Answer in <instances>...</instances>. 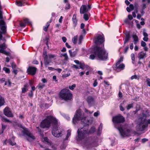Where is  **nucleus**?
<instances>
[{
  "label": "nucleus",
  "instance_id": "nucleus-15",
  "mask_svg": "<svg viewBox=\"0 0 150 150\" xmlns=\"http://www.w3.org/2000/svg\"><path fill=\"white\" fill-rule=\"evenodd\" d=\"M4 114L8 117H13V115L10 110L9 108L6 107L4 111Z\"/></svg>",
  "mask_w": 150,
  "mask_h": 150
},
{
  "label": "nucleus",
  "instance_id": "nucleus-52",
  "mask_svg": "<svg viewBox=\"0 0 150 150\" xmlns=\"http://www.w3.org/2000/svg\"><path fill=\"white\" fill-rule=\"evenodd\" d=\"M21 26L22 27H24L26 26V23H23L22 22H21L20 23Z\"/></svg>",
  "mask_w": 150,
  "mask_h": 150
},
{
  "label": "nucleus",
  "instance_id": "nucleus-46",
  "mask_svg": "<svg viewBox=\"0 0 150 150\" xmlns=\"http://www.w3.org/2000/svg\"><path fill=\"white\" fill-rule=\"evenodd\" d=\"M25 23H28L29 24H30V22L29 19L28 18H25L24 20Z\"/></svg>",
  "mask_w": 150,
  "mask_h": 150
},
{
  "label": "nucleus",
  "instance_id": "nucleus-18",
  "mask_svg": "<svg viewBox=\"0 0 150 150\" xmlns=\"http://www.w3.org/2000/svg\"><path fill=\"white\" fill-rule=\"evenodd\" d=\"M125 67V65L124 64L119 63H116V70L117 71H121L124 69Z\"/></svg>",
  "mask_w": 150,
  "mask_h": 150
},
{
  "label": "nucleus",
  "instance_id": "nucleus-50",
  "mask_svg": "<svg viewBox=\"0 0 150 150\" xmlns=\"http://www.w3.org/2000/svg\"><path fill=\"white\" fill-rule=\"evenodd\" d=\"M146 82L147 85L149 87H150V79L148 78L146 80Z\"/></svg>",
  "mask_w": 150,
  "mask_h": 150
},
{
  "label": "nucleus",
  "instance_id": "nucleus-9",
  "mask_svg": "<svg viewBox=\"0 0 150 150\" xmlns=\"http://www.w3.org/2000/svg\"><path fill=\"white\" fill-rule=\"evenodd\" d=\"M43 56L44 57L45 65L46 66L49 65L50 63L51 62V59H55L56 57V56L54 54H48L47 55L46 52H45L43 54Z\"/></svg>",
  "mask_w": 150,
  "mask_h": 150
},
{
  "label": "nucleus",
  "instance_id": "nucleus-6",
  "mask_svg": "<svg viewBox=\"0 0 150 150\" xmlns=\"http://www.w3.org/2000/svg\"><path fill=\"white\" fill-rule=\"evenodd\" d=\"M86 117H84L83 112L80 109L76 111V114L74 116L72 119V122L74 124H76L77 121L81 120V122L83 123L86 124Z\"/></svg>",
  "mask_w": 150,
  "mask_h": 150
},
{
  "label": "nucleus",
  "instance_id": "nucleus-25",
  "mask_svg": "<svg viewBox=\"0 0 150 150\" xmlns=\"http://www.w3.org/2000/svg\"><path fill=\"white\" fill-rule=\"evenodd\" d=\"M103 128V125L101 123L98 127V130L97 132L98 134L100 135L101 133Z\"/></svg>",
  "mask_w": 150,
  "mask_h": 150
},
{
  "label": "nucleus",
  "instance_id": "nucleus-43",
  "mask_svg": "<svg viewBox=\"0 0 150 150\" xmlns=\"http://www.w3.org/2000/svg\"><path fill=\"white\" fill-rule=\"evenodd\" d=\"M93 112H91L86 109H85V112L88 115H89L91 114Z\"/></svg>",
  "mask_w": 150,
  "mask_h": 150
},
{
  "label": "nucleus",
  "instance_id": "nucleus-23",
  "mask_svg": "<svg viewBox=\"0 0 150 150\" xmlns=\"http://www.w3.org/2000/svg\"><path fill=\"white\" fill-rule=\"evenodd\" d=\"M132 38L134 39V43L136 45L138 41V38L137 36L136 35H132Z\"/></svg>",
  "mask_w": 150,
  "mask_h": 150
},
{
  "label": "nucleus",
  "instance_id": "nucleus-44",
  "mask_svg": "<svg viewBox=\"0 0 150 150\" xmlns=\"http://www.w3.org/2000/svg\"><path fill=\"white\" fill-rule=\"evenodd\" d=\"M76 85L75 84H74L72 85L71 86H70L69 87V88L71 90H73L74 88L76 87Z\"/></svg>",
  "mask_w": 150,
  "mask_h": 150
},
{
  "label": "nucleus",
  "instance_id": "nucleus-5",
  "mask_svg": "<svg viewBox=\"0 0 150 150\" xmlns=\"http://www.w3.org/2000/svg\"><path fill=\"white\" fill-rule=\"evenodd\" d=\"M58 122L57 119L51 116H48L44 119L40 124V127L42 128H49L52 123L54 125Z\"/></svg>",
  "mask_w": 150,
  "mask_h": 150
},
{
  "label": "nucleus",
  "instance_id": "nucleus-51",
  "mask_svg": "<svg viewBox=\"0 0 150 150\" xmlns=\"http://www.w3.org/2000/svg\"><path fill=\"white\" fill-rule=\"evenodd\" d=\"M149 140L148 139L143 138L142 140V143H144L145 142L148 141Z\"/></svg>",
  "mask_w": 150,
  "mask_h": 150
},
{
  "label": "nucleus",
  "instance_id": "nucleus-40",
  "mask_svg": "<svg viewBox=\"0 0 150 150\" xmlns=\"http://www.w3.org/2000/svg\"><path fill=\"white\" fill-rule=\"evenodd\" d=\"M124 102L121 103L120 106V109L122 111H123L125 110V108L123 107V105L124 104Z\"/></svg>",
  "mask_w": 150,
  "mask_h": 150
},
{
  "label": "nucleus",
  "instance_id": "nucleus-2",
  "mask_svg": "<svg viewBox=\"0 0 150 150\" xmlns=\"http://www.w3.org/2000/svg\"><path fill=\"white\" fill-rule=\"evenodd\" d=\"M150 116V112L147 110L143 111L140 114L139 117L137 120L136 130L138 131L143 132V133L146 131L149 124H150V119L147 120L146 117Z\"/></svg>",
  "mask_w": 150,
  "mask_h": 150
},
{
  "label": "nucleus",
  "instance_id": "nucleus-42",
  "mask_svg": "<svg viewBox=\"0 0 150 150\" xmlns=\"http://www.w3.org/2000/svg\"><path fill=\"white\" fill-rule=\"evenodd\" d=\"M11 84V82L8 80V81L5 82V85H8V86H10Z\"/></svg>",
  "mask_w": 150,
  "mask_h": 150
},
{
  "label": "nucleus",
  "instance_id": "nucleus-7",
  "mask_svg": "<svg viewBox=\"0 0 150 150\" xmlns=\"http://www.w3.org/2000/svg\"><path fill=\"white\" fill-rule=\"evenodd\" d=\"M64 130L59 127L58 122L56 124H54L53 127L52 134L54 137H59L63 135L64 134Z\"/></svg>",
  "mask_w": 150,
  "mask_h": 150
},
{
  "label": "nucleus",
  "instance_id": "nucleus-63",
  "mask_svg": "<svg viewBox=\"0 0 150 150\" xmlns=\"http://www.w3.org/2000/svg\"><path fill=\"white\" fill-rule=\"evenodd\" d=\"M5 79L4 78H3L1 79H0V81H1V83H3L4 82H5Z\"/></svg>",
  "mask_w": 150,
  "mask_h": 150
},
{
  "label": "nucleus",
  "instance_id": "nucleus-57",
  "mask_svg": "<svg viewBox=\"0 0 150 150\" xmlns=\"http://www.w3.org/2000/svg\"><path fill=\"white\" fill-rule=\"evenodd\" d=\"M143 35L144 37H148V35L147 33L144 30L143 31Z\"/></svg>",
  "mask_w": 150,
  "mask_h": 150
},
{
  "label": "nucleus",
  "instance_id": "nucleus-12",
  "mask_svg": "<svg viewBox=\"0 0 150 150\" xmlns=\"http://www.w3.org/2000/svg\"><path fill=\"white\" fill-rule=\"evenodd\" d=\"M104 41V36L100 34H97L96 35L94 42L97 45L101 44Z\"/></svg>",
  "mask_w": 150,
  "mask_h": 150
},
{
  "label": "nucleus",
  "instance_id": "nucleus-49",
  "mask_svg": "<svg viewBox=\"0 0 150 150\" xmlns=\"http://www.w3.org/2000/svg\"><path fill=\"white\" fill-rule=\"evenodd\" d=\"M98 84V83L97 82V80L96 79L94 81V82L93 84V87H95L97 86Z\"/></svg>",
  "mask_w": 150,
  "mask_h": 150
},
{
  "label": "nucleus",
  "instance_id": "nucleus-30",
  "mask_svg": "<svg viewBox=\"0 0 150 150\" xmlns=\"http://www.w3.org/2000/svg\"><path fill=\"white\" fill-rule=\"evenodd\" d=\"M50 21H49L47 22L46 25L44 27L43 29L45 31H47V28H48L49 26L50 25Z\"/></svg>",
  "mask_w": 150,
  "mask_h": 150
},
{
  "label": "nucleus",
  "instance_id": "nucleus-41",
  "mask_svg": "<svg viewBox=\"0 0 150 150\" xmlns=\"http://www.w3.org/2000/svg\"><path fill=\"white\" fill-rule=\"evenodd\" d=\"M43 141L44 142H45L47 143H49L50 144V145L51 143H50L49 142V139H48V138L47 137H45L43 138Z\"/></svg>",
  "mask_w": 150,
  "mask_h": 150
},
{
  "label": "nucleus",
  "instance_id": "nucleus-22",
  "mask_svg": "<svg viewBox=\"0 0 150 150\" xmlns=\"http://www.w3.org/2000/svg\"><path fill=\"white\" fill-rule=\"evenodd\" d=\"M71 130L69 129L67 130V133L66 135V137L64 139V140H68V138L71 135Z\"/></svg>",
  "mask_w": 150,
  "mask_h": 150
},
{
  "label": "nucleus",
  "instance_id": "nucleus-56",
  "mask_svg": "<svg viewBox=\"0 0 150 150\" xmlns=\"http://www.w3.org/2000/svg\"><path fill=\"white\" fill-rule=\"evenodd\" d=\"M11 66L13 69H15L16 67V65L14 63H12Z\"/></svg>",
  "mask_w": 150,
  "mask_h": 150
},
{
  "label": "nucleus",
  "instance_id": "nucleus-60",
  "mask_svg": "<svg viewBox=\"0 0 150 150\" xmlns=\"http://www.w3.org/2000/svg\"><path fill=\"white\" fill-rule=\"evenodd\" d=\"M70 8V4L69 3H67L65 6V9H69Z\"/></svg>",
  "mask_w": 150,
  "mask_h": 150
},
{
  "label": "nucleus",
  "instance_id": "nucleus-39",
  "mask_svg": "<svg viewBox=\"0 0 150 150\" xmlns=\"http://www.w3.org/2000/svg\"><path fill=\"white\" fill-rule=\"evenodd\" d=\"M45 86V84H42V83H39L38 86L37 87L39 88L42 89Z\"/></svg>",
  "mask_w": 150,
  "mask_h": 150
},
{
  "label": "nucleus",
  "instance_id": "nucleus-24",
  "mask_svg": "<svg viewBox=\"0 0 150 150\" xmlns=\"http://www.w3.org/2000/svg\"><path fill=\"white\" fill-rule=\"evenodd\" d=\"M93 98L91 96H88L87 98V101L89 105L93 102Z\"/></svg>",
  "mask_w": 150,
  "mask_h": 150
},
{
  "label": "nucleus",
  "instance_id": "nucleus-64",
  "mask_svg": "<svg viewBox=\"0 0 150 150\" xmlns=\"http://www.w3.org/2000/svg\"><path fill=\"white\" fill-rule=\"evenodd\" d=\"M128 18L130 20H132L133 19V18L132 16L131 15H129L128 16Z\"/></svg>",
  "mask_w": 150,
  "mask_h": 150
},
{
  "label": "nucleus",
  "instance_id": "nucleus-8",
  "mask_svg": "<svg viewBox=\"0 0 150 150\" xmlns=\"http://www.w3.org/2000/svg\"><path fill=\"white\" fill-rule=\"evenodd\" d=\"M59 96L62 99L66 101L71 100L72 97V94L68 89L62 90L59 93Z\"/></svg>",
  "mask_w": 150,
  "mask_h": 150
},
{
  "label": "nucleus",
  "instance_id": "nucleus-31",
  "mask_svg": "<svg viewBox=\"0 0 150 150\" xmlns=\"http://www.w3.org/2000/svg\"><path fill=\"white\" fill-rule=\"evenodd\" d=\"M69 53L70 56L72 57H74L76 54V52H72V51L71 50H69Z\"/></svg>",
  "mask_w": 150,
  "mask_h": 150
},
{
  "label": "nucleus",
  "instance_id": "nucleus-36",
  "mask_svg": "<svg viewBox=\"0 0 150 150\" xmlns=\"http://www.w3.org/2000/svg\"><path fill=\"white\" fill-rule=\"evenodd\" d=\"M130 38V36L129 35H127L126 36L125 40L124 43L125 44L129 40Z\"/></svg>",
  "mask_w": 150,
  "mask_h": 150
},
{
  "label": "nucleus",
  "instance_id": "nucleus-54",
  "mask_svg": "<svg viewBox=\"0 0 150 150\" xmlns=\"http://www.w3.org/2000/svg\"><path fill=\"white\" fill-rule=\"evenodd\" d=\"M141 45L142 47H145L146 45V43L143 41H142L141 42Z\"/></svg>",
  "mask_w": 150,
  "mask_h": 150
},
{
  "label": "nucleus",
  "instance_id": "nucleus-45",
  "mask_svg": "<svg viewBox=\"0 0 150 150\" xmlns=\"http://www.w3.org/2000/svg\"><path fill=\"white\" fill-rule=\"evenodd\" d=\"M26 87V85H25L24 86V88H22V93H24L26 91L27 89H26V88H25Z\"/></svg>",
  "mask_w": 150,
  "mask_h": 150
},
{
  "label": "nucleus",
  "instance_id": "nucleus-55",
  "mask_svg": "<svg viewBox=\"0 0 150 150\" xmlns=\"http://www.w3.org/2000/svg\"><path fill=\"white\" fill-rule=\"evenodd\" d=\"M63 116L67 120H70V117L67 115L64 114Z\"/></svg>",
  "mask_w": 150,
  "mask_h": 150
},
{
  "label": "nucleus",
  "instance_id": "nucleus-61",
  "mask_svg": "<svg viewBox=\"0 0 150 150\" xmlns=\"http://www.w3.org/2000/svg\"><path fill=\"white\" fill-rule=\"evenodd\" d=\"M41 81L44 83H46L47 82V80L45 78L42 79Z\"/></svg>",
  "mask_w": 150,
  "mask_h": 150
},
{
  "label": "nucleus",
  "instance_id": "nucleus-21",
  "mask_svg": "<svg viewBox=\"0 0 150 150\" xmlns=\"http://www.w3.org/2000/svg\"><path fill=\"white\" fill-rule=\"evenodd\" d=\"M134 9V6L133 4H131L129 5V7H127L126 10L128 12H130L131 11L133 10Z\"/></svg>",
  "mask_w": 150,
  "mask_h": 150
},
{
  "label": "nucleus",
  "instance_id": "nucleus-17",
  "mask_svg": "<svg viewBox=\"0 0 150 150\" xmlns=\"http://www.w3.org/2000/svg\"><path fill=\"white\" fill-rule=\"evenodd\" d=\"M147 57V54L146 52L144 51H141L139 52L138 54L137 57L139 60L143 59Z\"/></svg>",
  "mask_w": 150,
  "mask_h": 150
},
{
  "label": "nucleus",
  "instance_id": "nucleus-47",
  "mask_svg": "<svg viewBox=\"0 0 150 150\" xmlns=\"http://www.w3.org/2000/svg\"><path fill=\"white\" fill-rule=\"evenodd\" d=\"M83 39V37L82 35H81L79 38V44H80L81 43V41Z\"/></svg>",
  "mask_w": 150,
  "mask_h": 150
},
{
  "label": "nucleus",
  "instance_id": "nucleus-38",
  "mask_svg": "<svg viewBox=\"0 0 150 150\" xmlns=\"http://www.w3.org/2000/svg\"><path fill=\"white\" fill-rule=\"evenodd\" d=\"M133 107V103H132L131 104H129L126 107V108L127 110H129L131 108Z\"/></svg>",
  "mask_w": 150,
  "mask_h": 150
},
{
  "label": "nucleus",
  "instance_id": "nucleus-37",
  "mask_svg": "<svg viewBox=\"0 0 150 150\" xmlns=\"http://www.w3.org/2000/svg\"><path fill=\"white\" fill-rule=\"evenodd\" d=\"M131 79L132 80H133L134 79H137V80H139V76H138V75H134L132 76L131 77Z\"/></svg>",
  "mask_w": 150,
  "mask_h": 150
},
{
  "label": "nucleus",
  "instance_id": "nucleus-3",
  "mask_svg": "<svg viewBox=\"0 0 150 150\" xmlns=\"http://www.w3.org/2000/svg\"><path fill=\"white\" fill-rule=\"evenodd\" d=\"M91 54L89 58L93 60L96 57L103 60H105L108 58V53L103 48H101L96 46L93 47L92 50H90Z\"/></svg>",
  "mask_w": 150,
  "mask_h": 150
},
{
  "label": "nucleus",
  "instance_id": "nucleus-59",
  "mask_svg": "<svg viewBox=\"0 0 150 150\" xmlns=\"http://www.w3.org/2000/svg\"><path fill=\"white\" fill-rule=\"evenodd\" d=\"M6 126L5 125H2V133H3V131L4 130V129L6 128Z\"/></svg>",
  "mask_w": 150,
  "mask_h": 150
},
{
  "label": "nucleus",
  "instance_id": "nucleus-28",
  "mask_svg": "<svg viewBox=\"0 0 150 150\" xmlns=\"http://www.w3.org/2000/svg\"><path fill=\"white\" fill-rule=\"evenodd\" d=\"M1 120L4 122H7L9 123H12V121L8 119L7 118L5 117H2L1 118Z\"/></svg>",
  "mask_w": 150,
  "mask_h": 150
},
{
  "label": "nucleus",
  "instance_id": "nucleus-13",
  "mask_svg": "<svg viewBox=\"0 0 150 150\" xmlns=\"http://www.w3.org/2000/svg\"><path fill=\"white\" fill-rule=\"evenodd\" d=\"M91 8L90 5H83L81 6L80 8V13L83 14L90 10Z\"/></svg>",
  "mask_w": 150,
  "mask_h": 150
},
{
  "label": "nucleus",
  "instance_id": "nucleus-14",
  "mask_svg": "<svg viewBox=\"0 0 150 150\" xmlns=\"http://www.w3.org/2000/svg\"><path fill=\"white\" fill-rule=\"evenodd\" d=\"M37 70L36 68L30 66L27 69V72L28 74L33 75L35 74Z\"/></svg>",
  "mask_w": 150,
  "mask_h": 150
},
{
  "label": "nucleus",
  "instance_id": "nucleus-29",
  "mask_svg": "<svg viewBox=\"0 0 150 150\" xmlns=\"http://www.w3.org/2000/svg\"><path fill=\"white\" fill-rule=\"evenodd\" d=\"M5 103L4 98L0 96V107L3 105Z\"/></svg>",
  "mask_w": 150,
  "mask_h": 150
},
{
  "label": "nucleus",
  "instance_id": "nucleus-10",
  "mask_svg": "<svg viewBox=\"0 0 150 150\" xmlns=\"http://www.w3.org/2000/svg\"><path fill=\"white\" fill-rule=\"evenodd\" d=\"M19 126L23 129L22 132L24 135L26 136L27 139L28 141H30L35 139L34 136L27 129L21 125H20Z\"/></svg>",
  "mask_w": 150,
  "mask_h": 150
},
{
  "label": "nucleus",
  "instance_id": "nucleus-11",
  "mask_svg": "<svg viewBox=\"0 0 150 150\" xmlns=\"http://www.w3.org/2000/svg\"><path fill=\"white\" fill-rule=\"evenodd\" d=\"M0 25L1 26L0 30V40L2 39V34L6 33V30L5 23L3 20H0Z\"/></svg>",
  "mask_w": 150,
  "mask_h": 150
},
{
  "label": "nucleus",
  "instance_id": "nucleus-32",
  "mask_svg": "<svg viewBox=\"0 0 150 150\" xmlns=\"http://www.w3.org/2000/svg\"><path fill=\"white\" fill-rule=\"evenodd\" d=\"M89 15L86 13H85L83 15V18L86 21H87L89 18Z\"/></svg>",
  "mask_w": 150,
  "mask_h": 150
},
{
  "label": "nucleus",
  "instance_id": "nucleus-19",
  "mask_svg": "<svg viewBox=\"0 0 150 150\" xmlns=\"http://www.w3.org/2000/svg\"><path fill=\"white\" fill-rule=\"evenodd\" d=\"M25 0H19L16 1V4L19 6H24V4H27V3L25 2Z\"/></svg>",
  "mask_w": 150,
  "mask_h": 150
},
{
  "label": "nucleus",
  "instance_id": "nucleus-1",
  "mask_svg": "<svg viewBox=\"0 0 150 150\" xmlns=\"http://www.w3.org/2000/svg\"><path fill=\"white\" fill-rule=\"evenodd\" d=\"M112 121L115 127L119 130L122 137H124L130 135V131L129 125L126 124L122 126L120 124L125 121L123 116L120 115L116 116L113 117Z\"/></svg>",
  "mask_w": 150,
  "mask_h": 150
},
{
  "label": "nucleus",
  "instance_id": "nucleus-16",
  "mask_svg": "<svg viewBox=\"0 0 150 150\" xmlns=\"http://www.w3.org/2000/svg\"><path fill=\"white\" fill-rule=\"evenodd\" d=\"M7 46L5 43H3L0 45V52L5 54L8 55V52L5 51L4 50L5 49Z\"/></svg>",
  "mask_w": 150,
  "mask_h": 150
},
{
  "label": "nucleus",
  "instance_id": "nucleus-33",
  "mask_svg": "<svg viewBox=\"0 0 150 150\" xmlns=\"http://www.w3.org/2000/svg\"><path fill=\"white\" fill-rule=\"evenodd\" d=\"M77 36H75L72 39V40L73 43L74 44H76V43Z\"/></svg>",
  "mask_w": 150,
  "mask_h": 150
},
{
  "label": "nucleus",
  "instance_id": "nucleus-26",
  "mask_svg": "<svg viewBox=\"0 0 150 150\" xmlns=\"http://www.w3.org/2000/svg\"><path fill=\"white\" fill-rule=\"evenodd\" d=\"M72 21L73 23L74 24V25L75 26H76V25L77 24V22L76 19V15L75 14L73 16L72 18Z\"/></svg>",
  "mask_w": 150,
  "mask_h": 150
},
{
  "label": "nucleus",
  "instance_id": "nucleus-27",
  "mask_svg": "<svg viewBox=\"0 0 150 150\" xmlns=\"http://www.w3.org/2000/svg\"><path fill=\"white\" fill-rule=\"evenodd\" d=\"M88 66L85 65L84 63H81L79 64V68L82 69H84L85 68H87Z\"/></svg>",
  "mask_w": 150,
  "mask_h": 150
},
{
  "label": "nucleus",
  "instance_id": "nucleus-58",
  "mask_svg": "<svg viewBox=\"0 0 150 150\" xmlns=\"http://www.w3.org/2000/svg\"><path fill=\"white\" fill-rule=\"evenodd\" d=\"M123 60V57H120V59L118 60V62H117V63H120L121 62H122Z\"/></svg>",
  "mask_w": 150,
  "mask_h": 150
},
{
  "label": "nucleus",
  "instance_id": "nucleus-4",
  "mask_svg": "<svg viewBox=\"0 0 150 150\" xmlns=\"http://www.w3.org/2000/svg\"><path fill=\"white\" fill-rule=\"evenodd\" d=\"M88 126L86 125L84 127L79 129L77 131L78 138L79 140L83 139L87 134L93 133L96 131V128L93 127L91 128L89 132H87Z\"/></svg>",
  "mask_w": 150,
  "mask_h": 150
},
{
  "label": "nucleus",
  "instance_id": "nucleus-34",
  "mask_svg": "<svg viewBox=\"0 0 150 150\" xmlns=\"http://www.w3.org/2000/svg\"><path fill=\"white\" fill-rule=\"evenodd\" d=\"M131 57L132 61V62L134 64V62L135 61V56L134 54V53L131 54Z\"/></svg>",
  "mask_w": 150,
  "mask_h": 150
},
{
  "label": "nucleus",
  "instance_id": "nucleus-48",
  "mask_svg": "<svg viewBox=\"0 0 150 150\" xmlns=\"http://www.w3.org/2000/svg\"><path fill=\"white\" fill-rule=\"evenodd\" d=\"M64 60H67L68 59V56L66 53L64 54Z\"/></svg>",
  "mask_w": 150,
  "mask_h": 150
},
{
  "label": "nucleus",
  "instance_id": "nucleus-62",
  "mask_svg": "<svg viewBox=\"0 0 150 150\" xmlns=\"http://www.w3.org/2000/svg\"><path fill=\"white\" fill-rule=\"evenodd\" d=\"M54 70L57 71L59 73H60L61 72V71H62V69L60 68H57V69H55Z\"/></svg>",
  "mask_w": 150,
  "mask_h": 150
},
{
  "label": "nucleus",
  "instance_id": "nucleus-35",
  "mask_svg": "<svg viewBox=\"0 0 150 150\" xmlns=\"http://www.w3.org/2000/svg\"><path fill=\"white\" fill-rule=\"evenodd\" d=\"M3 70L5 71L6 73L9 74L10 73V70L8 68L4 67L3 68Z\"/></svg>",
  "mask_w": 150,
  "mask_h": 150
},
{
  "label": "nucleus",
  "instance_id": "nucleus-20",
  "mask_svg": "<svg viewBox=\"0 0 150 150\" xmlns=\"http://www.w3.org/2000/svg\"><path fill=\"white\" fill-rule=\"evenodd\" d=\"M8 141L9 144L12 146H13L16 144L14 141V137H12L11 138L9 139Z\"/></svg>",
  "mask_w": 150,
  "mask_h": 150
},
{
  "label": "nucleus",
  "instance_id": "nucleus-53",
  "mask_svg": "<svg viewBox=\"0 0 150 150\" xmlns=\"http://www.w3.org/2000/svg\"><path fill=\"white\" fill-rule=\"evenodd\" d=\"M94 116L95 117H97L99 115V113L98 111H97L96 112H95L94 113Z\"/></svg>",
  "mask_w": 150,
  "mask_h": 150
}]
</instances>
